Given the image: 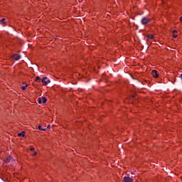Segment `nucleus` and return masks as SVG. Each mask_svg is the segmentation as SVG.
<instances>
[{
    "instance_id": "nucleus-8",
    "label": "nucleus",
    "mask_w": 182,
    "mask_h": 182,
    "mask_svg": "<svg viewBox=\"0 0 182 182\" xmlns=\"http://www.w3.org/2000/svg\"><path fill=\"white\" fill-rule=\"evenodd\" d=\"M38 130H41L42 132L46 131V128H42V126L39 125L38 127Z\"/></svg>"
},
{
    "instance_id": "nucleus-17",
    "label": "nucleus",
    "mask_w": 182,
    "mask_h": 182,
    "mask_svg": "<svg viewBox=\"0 0 182 182\" xmlns=\"http://www.w3.org/2000/svg\"><path fill=\"white\" fill-rule=\"evenodd\" d=\"M173 38H177V35H176L175 33H173Z\"/></svg>"
},
{
    "instance_id": "nucleus-15",
    "label": "nucleus",
    "mask_w": 182,
    "mask_h": 182,
    "mask_svg": "<svg viewBox=\"0 0 182 182\" xmlns=\"http://www.w3.org/2000/svg\"><path fill=\"white\" fill-rule=\"evenodd\" d=\"M30 150L31 151H33V150H35V148H31Z\"/></svg>"
},
{
    "instance_id": "nucleus-12",
    "label": "nucleus",
    "mask_w": 182,
    "mask_h": 182,
    "mask_svg": "<svg viewBox=\"0 0 182 182\" xmlns=\"http://www.w3.org/2000/svg\"><path fill=\"white\" fill-rule=\"evenodd\" d=\"M28 87V84H26L25 86L21 87L22 90H26V88Z\"/></svg>"
},
{
    "instance_id": "nucleus-3",
    "label": "nucleus",
    "mask_w": 182,
    "mask_h": 182,
    "mask_svg": "<svg viewBox=\"0 0 182 182\" xmlns=\"http://www.w3.org/2000/svg\"><path fill=\"white\" fill-rule=\"evenodd\" d=\"M151 75H152L153 77H155L156 79H157V77H159V72H157V70H152Z\"/></svg>"
},
{
    "instance_id": "nucleus-11",
    "label": "nucleus",
    "mask_w": 182,
    "mask_h": 182,
    "mask_svg": "<svg viewBox=\"0 0 182 182\" xmlns=\"http://www.w3.org/2000/svg\"><path fill=\"white\" fill-rule=\"evenodd\" d=\"M11 159H12V158H11V156H9L7 159H6L5 162L10 163Z\"/></svg>"
},
{
    "instance_id": "nucleus-1",
    "label": "nucleus",
    "mask_w": 182,
    "mask_h": 182,
    "mask_svg": "<svg viewBox=\"0 0 182 182\" xmlns=\"http://www.w3.org/2000/svg\"><path fill=\"white\" fill-rule=\"evenodd\" d=\"M41 82L43 84L44 86H46L48 83H50V80H48L47 77H44L42 78Z\"/></svg>"
},
{
    "instance_id": "nucleus-21",
    "label": "nucleus",
    "mask_w": 182,
    "mask_h": 182,
    "mask_svg": "<svg viewBox=\"0 0 182 182\" xmlns=\"http://www.w3.org/2000/svg\"><path fill=\"white\" fill-rule=\"evenodd\" d=\"M180 21L181 22H182V16L180 18Z\"/></svg>"
},
{
    "instance_id": "nucleus-2",
    "label": "nucleus",
    "mask_w": 182,
    "mask_h": 182,
    "mask_svg": "<svg viewBox=\"0 0 182 182\" xmlns=\"http://www.w3.org/2000/svg\"><path fill=\"white\" fill-rule=\"evenodd\" d=\"M148 22H150V19H149L148 18L146 17H144L142 19H141V23L142 25H147V23Z\"/></svg>"
},
{
    "instance_id": "nucleus-7",
    "label": "nucleus",
    "mask_w": 182,
    "mask_h": 182,
    "mask_svg": "<svg viewBox=\"0 0 182 182\" xmlns=\"http://www.w3.org/2000/svg\"><path fill=\"white\" fill-rule=\"evenodd\" d=\"M41 103H46V102H48V100L45 97H41Z\"/></svg>"
},
{
    "instance_id": "nucleus-5",
    "label": "nucleus",
    "mask_w": 182,
    "mask_h": 182,
    "mask_svg": "<svg viewBox=\"0 0 182 182\" xmlns=\"http://www.w3.org/2000/svg\"><path fill=\"white\" fill-rule=\"evenodd\" d=\"M124 182H133V179H132V178H130L129 176H125L124 178Z\"/></svg>"
},
{
    "instance_id": "nucleus-14",
    "label": "nucleus",
    "mask_w": 182,
    "mask_h": 182,
    "mask_svg": "<svg viewBox=\"0 0 182 182\" xmlns=\"http://www.w3.org/2000/svg\"><path fill=\"white\" fill-rule=\"evenodd\" d=\"M38 102L39 105H41V104L42 103V100H41V97H39V98L38 99Z\"/></svg>"
},
{
    "instance_id": "nucleus-10",
    "label": "nucleus",
    "mask_w": 182,
    "mask_h": 182,
    "mask_svg": "<svg viewBox=\"0 0 182 182\" xmlns=\"http://www.w3.org/2000/svg\"><path fill=\"white\" fill-rule=\"evenodd\" d=\"M148 39H154V36H153L152 34H149L147 36Z\"/></svg>"
},
{
    "instance_id": "nucleus-4",
    "label": "nucleus",
    "mask_w": 182,
    "mask_h": 182,
    "mask_svg": "<svg viewBox=\"0 0 182 182\" xmlns=\"http://www.w3.org/2000/svg\"><path fill=\"white\" fill-rule=\"evenodd\" d=\"M12 58H13V59H14V60H19V59H21V55L14 54Z\"/></svg>"
},
{
    "instance_id": "nucleus-13",
    "label": "nucleus",
    "mask_w": 182,
    "mask_h": 182,
    "mask_svg": "<svg viewBox=\"0 0 182 182\" xmlns=\"http://www.w3.org/2000/svg\"><path fill=\"white\" fill-rule=\"evenodd\" d=\"M5 21H6V19L2 18L1 20H0V22H1L2 23H6Z\"/></svg>"
},
{
    "instance_id": "nucleus-9",
    "label": "nucleus",
    "mask_w": 182,
    "mask_h": 182,
    "mask_svg": "<svg viewBox=\"0 0 182 182\" xmlns=\"http://www.w3.org/2000/svg\"><path fill=\"white\" fill-rule=\"evenodd\" d=\"M36 82L41 83V77L39 76L36 77Z\"/></svg>"
},
{
    "instance_id": "nucleus-18",
    "label": "nucleus",
    "mask_w": 182,
    "mask_h": 182,
    "mask_svg": "<svg viewBox=\"0 0 182 182\" xmlns=\"http://www.w3.org/2000/svg\"><path fill=\"white\" fill-rule=\"evenodd\" d=\"M47 129H50V125H48Z\"/></svg>"
},
{
    "instance_id": "nucleus-20",
    "label": "nucleus",
    "mask_w": 182,
    "mask_h": 182,
    "mask_svg": "<svg viewBox=\"0 0 182 182\" xmlns=\"http://www.w3.org/2000/svg\"><path fill=\"white\" fill-rule=\"evenodd\" d=\"M33 156H36V152H34V154H33Z\"/></svg>"
},
{
    "instance_id": "nucleus-6",
    "label": "nucleus",
    "mask_w": 182,
    "mask_h": 182,
    "mask_svg": "<svg viewBox=\"0 0 182 182\" xmlns=\"http://www.w3.org/2000/svg\"><path fill=\"white\" fill-rule=\"evenodd\" d=\"M18 137H25V131L21 132V133L18 134Z\"/></svg>"
},
{
    "instance_id": "nucleus-16",
    "label": "nucleus",
    "mask_w": 182,
    "mask_h": 182,
    "mask_svg": "<svg viewBox=\"0 0 182 182\" xmlns=\"http://www.w3.org/2000/svg\"><path fill=\"white\" fill-rule=\"evenodd\" d=\"M173 33H177V31H176V30H174V31H173Z\"/></svg>"
},
{
    "instance_id": "nucleus-19",
    "label": "nucleus",
    "mask_w": 182,
    "mask_h": 182,
    "mask_svg": "<svg viewBox=\"0 0 182 182\" xmlns=\"http://www.w3.org/2000/svg\"><path fill=\"white\" fill-rule=\"evenodd\" d=\"M132 99H134V97H136V96L135 95H132Z\"/></svg>"
}]
</instances>
